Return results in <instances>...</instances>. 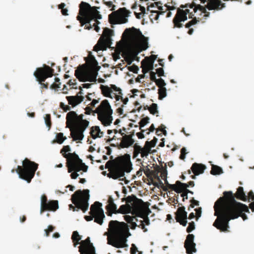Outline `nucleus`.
I'll use <instances>...</instances> for the list:
<instances>
[{
    "mask_svg": "<svg viewBox=\"0 0 254 254\" xmlns=\"http://www.w3.org/2000/svg\"><path fill=\"white\" fill-rule=\"evenodd\" d=\"M223 197H220L215 203L214 209L215 215L218 217L213 226L222 232H226L229 228V222L241 216L244 220L247 216L243 213H250L249 207L245 204L237 202L234 199L231 191H224Z\"/></svg>",
    "mask_w": 254,
    "mask_h": 254,
    "instance_id": "f257e3e1",
    "label": "nucleus"
},
{
    "mask_svg": "<svg viewBox=\"0 0 254 254\" xmlns=\"http://www.w3.org/2000/svg\"><path fill=\"white\" fill-rule=\"evenodd\" d=\"M109 227L110 235L107 237V244L117 248L127 247V238L129 229L127 224L123 222L111 220Z\"/></svg>",
    "mask_w": 254,
    "mask_h": 254,
    "instance_id": "f03ea898",
    "label": "nucleus"
},
{
    "mask_svg": "<svg viewBox=\"0 0 254 254\" xmlns=\"http://www.w3.org/2000/svg\"><path fill=\"white\" fill-rule=\"evenodd\" d=\"M78 15L76 18L81 25H85V28L88 30L94 27V30L98 32L100 28L97 26L100 22L97 19L102 18V15L97 10V7L91 6L89 3L81 1L79 5Z\"/></svg>",
    "mask_w": 254,
    "mask_h": 254,
    "instance_id": "7ed1b4c3",
    "label": "nucleus"
},
{
    "mask_svg": "<svg viewBox=\"0 0 254 254\" xmlns=\"http://www.w3.org/2000/svg\"><path fill=\"white\" fill-rule=\"evenodd\" d=\"M83 118V114L78 115L74 111H69L66 114V127L70 129V135L73 141L81 140L84 137L83 132L89 122Z\"/></svg>",
    "mask_w": 254,
    "mask_h": 254,
    "instance_id": "20e7f679",
    "label": "nucleus"
},
{
    "mask_svg": "<svg viewBox=\"0 0 254 254\" xmlns=\"http://www.w3.org/2000/svg\"><path fill=\"white\" fill-rule=\"evenodd\" d=\"M106 168L110 171L108 176L113 179H117L125 176V173H129L132 169V164L130 155H125L108 161L106 164Z\"/></svg>",
    "mask_w": 254,
    "mask_h": 254,
    "instance_id": "39448f33",
    "label": "nucleus"
},
{
    "mask_svg": "<svg viewBox=\"0 0 254 254\" xmlns=\"http://www.w3.org/2000/svg\"><path fill=\"white\" fill-rule=\"evenodd\" d=\"M198 10L200 12V14L203 13V16L205 17L209 15V12L206 11L205 7L199 4H196L193 2L187 3L185 5H181L180 8L177 9V13L173 20L174 27H182L183 24L181 22L187 20V14H189L190 18H191L194 16L193 12L196 13Z\"/></svg>",
    "mask_w": 254,
    "mask_h": 254,
    "instance_id": "423d86ee",
    "label": "nucleus"
},
{
    "mask_svg": "<svg viewBox=\"0 0 254 254\" xmlns=\"http://www.w3.org/2000/svg\"><path fill=\"white\" fill-rule=\"evenodd\" d=\"M85 110V114L86 115H90L92 112L97 113L98 119L104 126H110L112 122L113 110L108 101L106 99L102 101L100 105L94 111L90 107H86Z\"/></svg>",
    "mask_w": 254,
    "mask_h": 254,
    "instance_id": "0eeeda50",
    "label": "nucleus"
},
{
    "mask_svg": "<svg viewBox=\"0 0 254 254\" xmlns=\"http://www.w3.org/2000/svg\"><path fill=\"white\" fill-rule=\"evenodd\" d=\"M64 157L67 159V167L68 172H72L70 177L72 179H76L79 175L78 172L82 170L84 172H87L88 166L82 163L78 156L75 153H68V154H64Z\"/></svg>",
    "mask_w": 254,
    "mask_h": 254,
    "instance_id": "6e6552de",
    "label": "nucleus"
},
{
    "mask_svg": "<svg viewBox=\"0 0 254 254\" xmlns=\"http://www.w3.org/2000/svg\"><path fill=\"white\" fill-rule=\"evenodd\" d=\"M89 192V190H88L76 191L71 196L72 202L75 206L74 207L70 204L69 205L70 208H72L73 211L81 209L83 212H85L88 208Z\"/></svg>",
    "mask_w": 254,
    "mask_h": 254,
    "instance_id": "1a4fd4ad",
    "label": "nucleus"
},
{
    "mask_svg": "<svg viewBox=\"0 0 254 254\" xmlns=\"http://www.w3.org/2000/svg\"><path fill=\"white\" fill-rule=\"evenodd\" d=\"M22 166H17L16 172L20 178L29 183L34 177L35 172L38 167V164L25 158L22 162Z\"/></svg>",
    "mask_w": 254,
    "mask_h": 254,
    "instance_id": "9d476101",
    "label": "nucleus"
},
{
    "mask_svg": "<svg viewBox=\"0 0 254 254\" xmlns=\"http://www.w3.org/2000/svg\"><path fill=\"white\" fill-rule=\"evenodd\" d=\"M126 201V204L122 205L117 211V213L127 214L131 213L133 215H136V208L139 209L143 201L141 199L137 198L135 195H131L127 197H124L122 201Z\"/></svg>",
    "mask_w": 254,
    "mask_h": 254,
    "instance_id": "9b49d317",
    "label": "nucleus"
},
{
    "mask_svg": "<svg viewBox=\"0 0 254 254\" xmlns=\"http://www.w3.org/2000/svg\"><path fill=\"white\" fill-rule=\"evenodd\" d=\"M123 35L127 36L134 41H138L140 39H141L139 44V47L141 51L146 50L148 48L147 39L142 35L139 29H137L134 27L127 28L125 30Z\"/></svg>",
    "mask_w": 254,
    "mask_h": 254,
    "instance_id": "f8f14e48",
    "label": "nucleus"
},
{
    "mask_svg": "<svg viewBox=\"0 0 254 254\" xmlns=\"http://www.w3.org/2000/svg\"><path fill=\"white\" fill-rule=\"evenodd\" d=\"M149 203L148 202H143L139 209L136 208V215L135 216L142 218L143 220H139L138 227L143 230L144 232L147 231V228H145V225H149L150 224V220L148 215L151 212L149 208Z\"/></svg>",
    "mask_w": 254,
    "mask_h": 254,
    "instance_id": "ddd939ff",
    "label": "nucleus"
},
{
    "mask_svg": "<svg viewBox=\"0 0 254 254\" xmlns=\"http://www.w3.org/2000/svg\"><path fill=\"white\" fill-rule=\"evenodd\" d=\"M102 203L96 201L90 207V211L89 212L90 215L85 216V219L87 221H91L94 218V222L102 225L103 222V219L105 218L104 211L101 208Z\"/></svg>",
    "mask_w": 254,
    "mask_h": 254,
    "instance_id": "4468645a",
    "label": "nucleus"
},
{
    "mask_svg": "<svg viewBox=\"0 0 254 254\" xmlns=\"http://www.w3.org/2000/svg\"><path fill=\"white\" fill-rule=\"evenodd\" d=\"M54 69L48 65L44 67L37 68L35 71L34 75L41 84V88L48 89L49 84L47 82L44 83L48 77H52L53 75Z\"/></svg>",
    "mask_w": 254,
    "mask_h": 254,
    "instance_id": "2eb2a0df",
    "label": "nucleus"
},
{
    "mask_svg": "<svg viewBox=\"0 0 254 254\" xmlns=\"http://www.w3.org/2000/svg\"><path fill=\"white\" fill-rule=\"evenodd\" d=\"M130 11L125 7L120 8L109 15V21L112 24L126 23L128 21Z\"/></svg>",
    "mask_w": 254,
    "mask_h": 254,
    "instance_id": "dca6fc26",
    "label": "nucleus"
},
{
    "mask_svg": "<svg viewBox=\"0 0 254 254\" xmlns=\"http://www.w3.org/2000/svg\"><path fill=\"white\" fill-rule=\"evenodd\" d=\"M113 30L107 28L104 30L103 35L100 37L97 43L94 47V51L106 50L108 47H110L112 44L111 36Z\"/></svg>",
    "mask_w": 254,
    "mask_h": 254,
    "instance_id": "f3484780",
    "label": "nucleus"
},
{
    "mask_svg": "<svg viewBox=\"0 0 254 254\" xmlns=\"http://www.w3.org/2000/svg\"><path fill=\"white\" fill-rule=\"evenodd\" d=\"M97 74L96 72L86 70L82 65L75 70L74 74L80 81L95 82Z\"/></svg>",
    "mask_w": 254,
    "mask_h": 254,
    "instance_id": "a211bd4d",
    "label": "nucleus"
},
{
    "mask_svg": "<svg viewBox=\"0 0 254 254\" xmlns=\"http://www.w3.org/2000/svg\"><path fill=\"white\" fill-rule=\"evenodd\" d=\"M80 245L79 252L80 254H87L95 252V248L93 244L90 242L89 237H87L85 240L81 241Z\"/></svg>",
    "mask_w": 254,
    "mask_h": 254,
    "instance_id": "6ab92c4d",
    "label": "nucleus"
},
{
    "mask_svg": "<svg viewBox=\"0 0 254 254\" xmlns=\"http://www.w3.org/2000/svg\"><path fill=\"white\" fill-rule=\"evenodd\" d=\"M175 219L177 222H179L183 226H186L188 223L187 222V212L185 211L184 206L180 207L178 208L175 213Z\"/></svg>",
    "mask_w": 254,
    "mask_h": 254,
    "instance_id": "aec40b11",
    "label": "nucleus"
},
{
    "mask_svg": "<svg viewBox=\"0 0 254 254\" xmlns=\"http://www.w3.org/2000/svg\"><path fill=\"white\" fill-rule=\"evenodd\" d=\"M119 133L122 136L121 142L119 144V148H128L134 144V140L131 138V135H127L125 132H122V129L119 130Z\"/></svg>",
    "mask_w": 254,
    "mask_h": 254,
    "instance_id": "412c9836",
    "label": "nucleus"
},
{
    "mask_svg": "<svg viewBox=\"0 0 254 254\" xmlns=\"http://www.w3.org/2000/svg\"><path fill=\"white\" fill-rule=\"evenodd\" d=\"M194 238V236L193 234H189L185 240L184 246L186 249V253L188 254H192L196 251V245L193 242Z\"/></svg>",
    "mask_w": 254,
    "mask_h": 254,
    "instance_id": "4be33fe9",
    "label": "nucleus"
},
{
    "mask_svg": "<svg viewBox=\"0 0 254 254\" xmlns=\"http://www.w3.org/2000/svg\"><path fill=\"white\" fill-rule=\"evenodd\" d=\"M157 139L156 137L151 140L150 141H146L144 146V152L142 154V158L147 157L149 154L150 153L151 148L155 146Z\"/></svg>",
    "mask_w": 254,
    "mask_h": 254,
    "instance_id": "5701e85b",
    "label": "nucleus"
},
{
    "mask_svg": "<svg viewBox=\"0 0 254 254\" xmlns=\"http://www.w3.org/2000/svg\"><path fill=\"white\" fill-rule=\"evenodd\" d=\"M177 185L179 186V190H180L179 193L182 192L181 195L183 197V200L185 201V199H188V194L190 192V190L187 189L189 187V185L187 184L183 183L179 181H177Z\"/></svg>",
    "mask_w": 254,
    "mask_h": 254,
    "instance_id": "b1692460",
    "label": "nucleus"
},
{
    "mask_svg": "<svg viewBox=\"0 0 254 254\" xmlns=\"http://www.w3.org/2000/svg\"><path fill=\"white\" fill-rule=\"evenodd\" d=\"M66 99L68 101L69 105L74 107L81 103L84 97L82 96L77 95L76 96H66Z\"/></svg>",
    "mask_w": 254,
    "mask_h": 254,
    "instance_id": "393cba45",
    "label": "nucleus"
},
{
    "mask_svg": "<svg viewBox=\"0 0 254 254\" xmlns=\"http://www.w3.org/2000/svg\"><path fill=\"white\" fill-rule=\"evenodd\" d=\"M206 7L209 10L220 9L224 6L220 0H208Z\"/></svg>",
    "mask_w": 254,
    "mask_h": 254,
    "instance_id": "a878e982",
    "label": "nucleus"
},
{
    "mask_svg": "<svg viewBox=\"0 0 254 254\" xmlns=\"http://www.w3.org/2000/svg\"><path fill=\"white\" fill-rule=\"evenodd\" d=\"M59 208L58 200H50L48 201L43 209H41V213L45 211H56Z\"/></svg>",
    "mask_w": 254,
    "mask_h": 254,
    "instance_id": "bb28decb",
    "label": "nucleus"
},
{
    "mask_svg": "<svg viewBox=\"0 0 254 254\" xmlns=\"http://www.w3.org/2000/svg\"><path fill=\"white\" fill-rule=\"evenodd\" d=\"M206 169V166L202 164L194 163L192 164L191 170L195 175L202 174Z\"/></svg>",
    "mask_w": 254,
    "mask_h": 254,
    "instance_id": "cd10ccee",
    "label": "nucleus"
},
{
    "mask_svg": "<svg viewBox=\"0 0 254 254\" xmlns=\"http://www.w3.org/2000/svg\"><path fill=\"white\" fill-rule=\"evenodd\" d=\"M159 181V184L161 185V188L163 189L164 191H167L168 189H171L172 190H174L176 191L177 193H179L180 190H179V186L177 185V182H176V184L172 185L170 184L169 183H167V187H165L162 183V182L159 179V178H158Z\"/></svg>",
    "mask_w": 254,
    "mask_h": 254,
    "instance_id": "c85d7f7f",
    "label": "nucleus"
},
{
    "mask_svg": "<svg viewBox=\"0 0 254 254\" xmlns=\"http://www.w3.org/2000/svg\"><path fill=\"white\" fill-rule=\"evenodd\" d=\"M90 134L94 139L97 137H101L103 135V132L101 131L98 126L92 127L91 128Z\"/></svg>",
    "mask_w": 254,
    "mask_h": 254,
    "instance_id": "c756f323",
    "label": "nucleus"
},
{
    "mask_svg": "<svg viewBox=\"0 0 254 254\" xmlns=\"http://www.w3.org/2000/svg\"><path fill=\"white\" fill-rule=\"evenodd\" d=\"M162 3L160 1L154 2L150 4L147 7V10L150 11L151 12H154L158 13L157 11L151 9V8L157 7L159 10L162 9ZM159 17V14H157L155 17L154 18L156 20L158 19Z\"/></svg>",
    "mask_w": 254,
    "mask_h": 254,
    "instance_id": "7c9ffc66",
    "label": "nucleus"
},
{
    "mask_svg": "<svg viewBox=\"0 0 254 254\" xmlns=\"http://www.w3.org/2000/svg\"><path fill=\"white\" fill-rule=\"evenodd\" d=\"M234 198L236 197L237 199L246 201L247 200V196L246 195L245 192H244L243 188L242 187H239L237 189V190L236 193H233ZM235 199V198H234Z\"/></svg>",
    "mask_w": 254,
    "mask_h": 254,
    "instance_id": "2f4dec72",
    "label": "nucleus"
},
{
    "mask_svg": "<svg viewBox=\"0 0 254 254\" xmlns=\"http://www.w3.org/2000/svg\"><path fill=\"white\" fill-rule=\"evenodd\" d=\"M100 88L101 89L102 93L104 96L113 99V97L112 96L113 92L109 87L101 85Z\"/></svg>",
    "mask_w": 254,
    "mask_h": 254,
    "instance_id": "473e14b6",
    "label": "nucleus"
},
{
    "mask_svg": "<svg viewBox=\"0 0 254 254\" xmlns=\"http://www.w3.org/2000/svg\"><path fill=\"white\" fill-rule=\"evenodd\" d=\"M106 209L107 210V214L108 216H111L113 213L117 214L118 209L115 203L108 204L106 206Z\"/></svg>",
    "mask_w": 254,
    "mask_h": 254,
    "instance_id": "72a5a7b5",
    "label": "nucleus"
},
{
    "mask_svg": "<svg viewBox=\"0 0 254 254\" xmlns=\"http://www.w3.org/2000/svg\"><path fill=\"white\" fill-rule=\"evenodd\" d=\"M144 150V147H141L137 143H135L133 145V158H136L140 153L141 154V157H142V154H143Z\"/></svg>",
    "mask_w": 254,
    "mask_h": 254,
    "instance_id": "f704fd0d",
    "label": "nucleus"
},
{
    "mask_svg": "<svg viewBox=\"0 0 254 254\" xmlns=\"http://www.w3.org/2000/svg\"><path fill=\"white\" fill-rule=\"evenodd\" d=\"M71 239L73 243V246L76 247L77 245L80 244L79 241L81 239V236L79 235L77 231H73L71 236Z\"/></svg>",
    "mask_w": 254,
    "mask_h": 254,
    "instance_id": "c9c22d12",
    "label": "nucleus"
},
{
    "mask_svg": "<svg viewBox=\"0 0 254 254\" xmlns=\"http://www.w3.org/2000/svg\"><path fill=\"white\" fill-rule=\"evenodd\" d=\"M223 172V170L220 167L215 165H212L211 170L210 171L211 174L213 175H218L222 174Z\"/></svg>",
    "mask_w": 254,
    "mask_h": 254,
    "instance_id": "e433bc0d",
    "label": "nucleus"
},
{
    "mask_svg": "<svg viewBox=\"0 0 254 254\" xmlns=\"http://www.w3.org/2000/svg\"><path fill=\"white\" fill-rule=\"evenodd\" d=\"M144 110H148L151 114L155 115L158 113L157 105L155 103H152L150 107L147 105L144 107Z\"/></svg>",
    "mask_w": 254,
    "mask_h": 254,
    "instance_id": "4c0bfd02",
    "label": "nucleus"
},
{
    "mask_svg": "<svg viewBox=\"0 0 254 254\" xmlns=\"http://www.w3.org/2000/svg\"><path fill=\"white\" fill-rule=\"evenodd\" d=\"M142 66H144L147 69V71H150L153 69V63L145 60L141 62Z\"/></svg>",
    "mask_w": 254,
    "mask_h": 254,
    "instance_id": "58836bf2",
    "label": "nucleus"
},
{
    "mask_svg": "<svg viewBox=\"0 0 254 254\" xmlns=\"http://www.w3.org/2000/svg\"><path fill=\"white\" fill-rule=\"evenodd\" d=\"M166 88L164 87L163 88H160L158 89V99L159 100H162L167 96Z\"/></svg>",
    "mask_w": 254,
    "mask_h": 254,
    "instance_id": "ea45409f",
    "label": "nucleus"
},
{
    "mask_svg": "<svg viewBox=\"0 0 254 254\" xmlns=\"http://www.w3.org/2000/svg\"><path fill=\"white\" fill-rule=\"evenodd\" d=\"M66 139V137L62 132L58 133L56 135L57 142L59 144H62Z\"/></svg>",
    "mask_w": 254,
    "mask_h": 254,
    "instance_id": "a19ab883",
    "label": "nucleus"
},
{
    "mask_svg": "<svg viewBox=\"0 0 254 254\" xmlns=\"http://www.w3.org/2000/svg\"><path fill=\"white\" fill-rule=\"evenodd\" d=\"M155 83L159 88L164 87L166 85L164 80L161 78L157 79L155 81Z\"/></svg>",
    "mask_w": 254,
    "mask_h": 254,
    "instance_id": "79ce46f5",
    "label": "nucleus"
},
{
    "mask_svg": "<svg viewBox=\"0 0 254 254\" xmlns=\"http://www.w3.org/2000/svg\"><path fill=\"white\" fill-rule=\"evenodd\" d=\"M45 122L46 126L48 127L49 129H50L52 125L51 115L50 114L46 115V116L45 117Z\"/></svg>",
    "mask_w": 254,
    "mask_h": 254,
    "instance_id": "37998d69",
    "label": "nucleus"
},
{
    "mask_svg": "<svg viewBox=\"0 0 254 254\" xmlns=\"http://www.w3.org/2000/svg\"><path fill=\"white\" fill-rule=\"evenodd\" d=\"M149 118L148 117L142 119L139 123L140 129L149 123Z\"/></svg>",
    "mask_w": 254,
    "mask_h": 254,
    "instance_id": "c03bdc74",
    "label": "nucleus"
},
{
    "mask_svg": "<svg viewBox=\"0 0 254 254\" xmlns=\"http://www.w3.org/2000/svg\"><path fill=\"white\" fill-rule=\"evenodd\" d=\"M136 216H129V215H125L124 216L125 220L128 223H130L134 220H135V221L138 222V220L136 218Z\"/></svg>",
    "mask_w": 254,
    "mask_h": 254,
    "instance_id": "a18cd8bd",
    "label": "nucleus"
},
{
    "mask_svg": "<svg viewBox=\"0 0 254 254\" xmlns=\"http://www.w3.org/2000/svg\"><path fill=\"white\" fill-rule=\"evenodd\" d=\"M48 202L47 196L45 194L42 195L41 201V209H43Z\"/></svg>",
    "mask_w": 254,
    "mask_h": 254,
    "instance_id": "49530a36",
    "label": "nucleus"
},
{
    "mask_svg": "<svg viewBox=\"0 0 254 254\" xmlns=\"http://www.w3.org/2000/svg\"><path fill=\"white\" fill-rule=\"evenodd\" d=\"M195 229V224L193 221H191L189 223V225L188 227L187 228V232L188 233H190L191 231H192Z\"/></svg>",
    "mask_w": 254,
    "mask_h": 254,
    "instance_id": "de8ad7c7",
    "label": "nucleus"
},
{
    "mask_svg": "<svg viewBox=\"0 0 254 254\" xmlns=\"http://www.w3.org/2000/svg\"><path fill=\"white\" fill-rule=\"evenodd\" d=\"M56 82H59V83H53L51 85V88H60L61 83L60 82V79L59 78H55V79Z\"/></svg>",
    "mask_w": 254,
    "mask_h": 254,
    "instance_id": "09e8293b",
    "label": "nucleus"
},
{
    "mask_svg": "<svg viewBox=\"0 0 254 254\" xmlns=\"http://www.w3.org/2000/svg\"><path fill=\"white\" fill-rule=\"evenodd\" d=\"M197 20L196 18H193L192 20L188 22L186 25L185 27L187 28H190L191 26L197 23Z\"/></svg>",
    "mask_w": 254,
    "mask_h": 254,
    "instance_id": "8fccbe9b",
    "label": "nucleus"
},
{
    "mask_svg": "<svg viewBox=\"0 0 254 254\" xmlns=\"http://www.w3.org/2000/svg\"><path fill=\"white\" fill-rule=\"evenodd\" d=\"M187 153L186 152V149L185 147H183L181 150L180 159L183 160H185L186 158V155Z\"/></svg>",
    "mask_w": 254,
    "mask_h": 254,
    "instance_id": "3c124183",
    "label": "nucleus"
},
{
    "mask_svg": "<svg viewBox=\"0 0 254 254\" xmlns=\"http://www.w3.org/2000/svg\"><path fill=\"white\" fill-rule=\"evenodd\" d=\"M60 106L64 112H67L71 110V107L68 105H64L63 102L60 103Z\"/></svg>",
    "mask_w": 254,
    "mask_h": 254,
    "instance_id": "603ef678",
    "label": "nucleus"
},
{
    "mask_svg": "<svg viewBox=\"0 0 254 254\" xmlns=\"http://www.w3.org/2000/svg\"><path fill=\"white\" fill-rule=\"evenodd\" d=\"M70 151V148L69 146L66 145L64 146L63 148L61 150V153L63 154L64 156V154H66L65 153L69 152Z\"/></svg>",
    "mask_w": 254,
    "mask_h": 254,
    "instance_id": "864d4df0",
    "label": "nucleus"
},
{
    "mask_svg": "<svg viewBox=\"0 0 254 254\" xmlns=\"http://www.w3.org/2000/svg\"><path fill=\"white\" fill-rule=\"evenodd\" d=\"M55 229V227L52 225H49L48 229L45 230L46 236L48 237L50 235V233L53 232Z\"/></svg>",
    "mask_w": 254,
    "mask_h": 254,
    "instance_id": "5fc2aeb1",
    "label": "nucleus"
},
{
    "mask_svg": "<svg viewBox=\"0 0 254 254\" xmlns=\"http://www.w3.org/2000/svg\"><path fill=\"white\" fill-rule=\"evenodd\" d=\"M110 88L112 90H113L115 91L118 92L119 94H122L121 89L120 88L117 87L115 85L111 84V87Z\"/></svg>",
    "mask_w": 254,
    "mask_h": 254,
    "instance_id": "6e6d98bb",
    "label": "nucleus"
},
{
    "mask_svg": "<svg viewBox=\"0 0 254 254\" xmlns=\"http://www.w3.org/2000/svg\"><path fill=\"white\" fill-rule=\"evenodd\" d=\"M90 64L92 66V67H94V68L97 65L98 63H97V61L95 60V59L94 58V57H92L90 59Z\"/></svg>",
    "mask_w": 254,
    "mask_h": 254,
    "instance_id": "4d7b16f0",
    "label": "nucleus"
},
{
    "mask_svg": "<svg viewBox=\"0 0 254 254\" xmlns=\"http://www.w3.org/2000/svg\"><path fill=\"white\" fill-rule=\"evenodd\" d=\"M190 202L191 204H190V207L191 208H193L195 205L198 206L199 205V202L197 200H196L194 199V198H192L190 200Z\"/></svg>",
    "mask_w": 254,
    "mask_h": 254,
    "instance_id": "13d9d810",
    "label": "nucleus"
},
{
    "mask_svg": "<svg viewBox=\"0 0 254 254\" xmlns=\"http://www.w3.org/2000/svg\"><path fill=\"white\" fill-rule=\"evenodd\" d=\"M128 69L129 71H132L134 73H137L138 70V67L137 66L135 65H133L128 67Z\"/></svg>",
    "mask_w": 254,
    "mask_h": 254,
    "instance_id": "bf43d9fd",
    "label": "nucleus"
},
{
    "mask_svg": "<svg viewBox=\"0 0 254 254\" xmlns=\"http://www.w3.org/2000/svg\"><path fill=\"white\" fill-rule=\"evenodd\" d=\"M157 56L155 55H152L149 57H146L145 60H147L152 63H154V61L157 59Z\"/></svg>",
    "mask_w": 254,
    "mask_h": 254,
    "instance_id": "052dcab7",
    "label": "nucleus"
},
{
    "mask_svg": "<svg viewBox=\"0 0 254 254\" xmlns=\"http://www.w3.org/2000/svg\"><path fill=\"white\" fill-rule=\"evenodd\" d=\"M137 251V248L134 244H132L130 248V254H136Z\"/></svg>",
    "mask_w": 254,
    "mask_h": 254,
    "instance_id": "680f3d73",
    "label": "nucleus"
},
{
    "mask_svg": "<svg viewBox=\"0 0 254 254\" xmlns=\"http://www.w3.org/2000/svg\"><path fill=\"white\" fill-rule=\"evenodd\" d=\"M150 80L152 81L155 82L157 79L156 78V73L155 72L151 71L150 72Z\"/></svg>",
    "mask_w": 254,
    "mask_h": 254,
    "instance_id": "e2e57ef3",
    "label": "nucleus"
},
{
    "mask_svg": "<svg viewBox=\"0 0 254 254\" xmlns=\"http://www.w3.org/2000/svg\"><path fill=\"white\" fill-rule=\"evenodd\" d=\"M156 72L159 76H162L164 75V72L163 68L160 67L156 69Z\"/></svg>",
    "mask_w": 254,
    "mask_h": 254,
    "instance_id": "0e129e2a",
    "label": "nucleus"
},
{
    "mask_svg": "<svg viewBox=\"0 0 254 254\" xmlns=\"http://www.w3.org/2000/svg\"><path fill=\"white\" fill-rule=\"evenodd\" d=\"M195 211H196V220L198 219V218L199 217H200L201 216V207H199V208H196L195 209Z\"/></svg>",
    "mask_w": 254,
    "mask_h": 254,
    "instance_id": "69168bd1",
    "label": "nucleus"
},
{
    "mask_svg": "<svg viewBox=\"0 0 254 254\" xmlns=\"http://www.w3.org/2000/svg\"><path fill=\"white\" fill-rule=\"evenodd\" d=\"M105 4L108 7H112L111 10H114L115 8V5L113 4V2L112 1H107L105 2Z\"/></svg>",
    "mask_w": 254,
    "mask_h": 254,
    "instance_id": "338daca9",
    "label": "nucleus"
},
{
    "mask_svg": "<svg viewBox=\"0 0 254 254\" xmlns=\"http://www.w3.org/2000/svg\"><path fill=\"white\" fill-rule=\"evenodd\" d=\"M122 95V94L117 95L115 93H113L112 96L113 97V98H115L116 99V101H119L120 100H122V99H123V97Z\"/></svg>",
    "mask_w": 254,
    "mask_h": 254,
    "instance_id": "774afa93",
    "label": "nucleus"
}]
</instances>
